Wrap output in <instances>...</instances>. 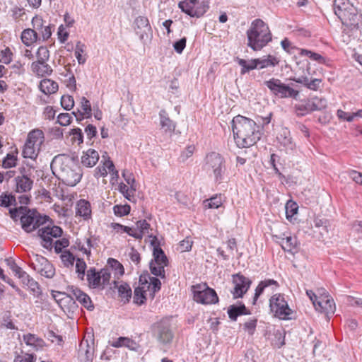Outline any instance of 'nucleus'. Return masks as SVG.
I'll list each match as a JSON object with an SVG mask.
<instances>
[{
    "label": "nucleus",
    "instance_id": "obj_1",
    "mask_svg": "<svg viewBox=\"0 0 362 362\" xmlns=\"http://www.w3.org/2000/svg\"><path fill=\"white\" fill-rule=\"evenodd\" d=\"M232 129L235 141L239 148L252 146L262 136L260 127L252 119L241 115L233 119Z\"/></svg>",
    "mask_w": 362,
    "mask_h": 362
},
{
    "label": "nucleus",
    "instance_id": "obj_2",
    "mask_svg": "<svg viewBox=\"0 0 362 362\" xmlns=\"http://www.w3.org/2000/svg\"><path fill=\"white\" fill-rule=\"evenodd\" d=\"M51 168L59 179L69 186H75L81 179V170L73 159L64 155L56 156L52 160Z\"/></svg>",
    "mask_w": 362,
    "mask_h": 362
},
{
    "label": "nucleus",
    "instance_id": "obj_3",
    "mask_svg": "<svg viewBox=\"0 0 362 362\" xmlns=\"http://www.w3.org/2000/svg\"><path fill=\"white\" fill-rule=\"evenodd\" d=\"M247 46L257 51L272 40V34L268 25L261 19L252 21L247 31Z\"/></svg>",
    "mask_w": 362,
    "mask_h": 362
},
{
    "label": "nucleus",
    "instance_id": "obj_4",
    "mask_svg": "<svg viewBox=\"0 0 362 362\" xmlns=\"http://www.w3.org/2000/svg\"><path fill=\"white\" fill-rule=\"evenodd\" d=\"M334 11L342 24L346 26L352 28L358 24L359 16L357 10L349 0H334Z\"/></svg>",
    "mask_w": 362,
    "mask_h": 362
},
{
    "label": "nucleus",
    "instance_id": "obj_5",
    "mask_svg": "<svg viewBox=\"0 0 362 362\" xmlns=\"http://www.w3.org/2000/svg\"><path fill=\"white\" fill-rule=\"evenodd\" d=\"M44 141L45 134L41 129H35L30 131L22 150L23 158L35 160L39 155Z\"/></svg>",
    "mask_w": 362,
    "mask_h": 362
},
{
    "label": "nucleus",
    "instance_id": "obj_6",
    "mask_svg": "<svg viewBox=\"0 0 362 362\" xmlns=\"http://www.w3.org/2000/svg\"><path fill=\"white\" fill-rule=\"evenodd\" d=\"M205 170L213 174L216 182H221L226 171L225 160L223 156L216 152H211L205 158Z\"/></svg>",
    "mask_w": 362,
    "mask_h": 362
},
{
    "label": "nucleus",
    "instance_id": "obj_7",
    "mask_svg": "<svg viewBox=\"0 0 362 362\" xmlns=\"http://www.w3.org/2000/svg\"><path fill=\"white\" fill-rule=\"evenodd\" d=\"M264 84L269 89L272 93L281 98H291L296 100L299 96L298 90L282 83L279 78H272L268 81H265Z\"/></svg>",
    "mask_w": 362,
    "mask_h": 362
},
{
    "label": "nucleus",
    "instance_id": "obj_8",
    "mask_svg": "<svg viewBox=\"0 0 362 362\" xmlns=\"http://www.w3.org/2000/svg\"><path fill=\"white\" fill-rule=\"evenodd\" d=\"M269 307L274 316L280 320H289L292 314V310L289 308L284 295L274 294L269 299Z\"/></svg>",
    "mask_w": 362,
    "mask_h": 362
},
{
    "label": "nucleus",
    "instance_id": "obj_9",
    "mask_svg": "<svg viewBox=\"0 0 362 362\" xmlns=\"http://www.w3.org/2000/svg\"><path fill=\"white\" fill-rule=\"evenodd\" d=\"M46 216H42L36 210L28 209L25 207L24 215L21 216V223L23 230L26 233H31L44 224Z\"/></svg>",
    "mask_w": 362,
    "mask_h": 362
},
{
    "label": "nucleus",
    "instance_id": "obj_10",
    "mask_svg": "<svg viewBox=\"0 0 362 362\" xmlns=\"http://www.w3.org/2000/svg\"><path fill=\"white\" fill-rule=\"evenodd\" d=\"M194 300L202 304H213L218 301L216 291L206 284H197L192 287Z\"/></svg>",
    "mask_w": 362,
    "mask_h": 362
},
{
    "label": "nucleus",
    "instance_id": "obj_11",
    "mask_svg": "<svg viewBox=\"0 0 362 362\" xmlns=\"http://www.w3.org/2000/svg\"><path fill=\"white\" fill-rule=\"evenodd\" d=\"M110 280V268H103L100 272L90 268L87 272V281L89 286L93 288H99L109 284Z\"/></svg>",
    "mask_w": 362,
    "mask_h": 362
},
{
    "label": "nucleus",
    "instance_id": "obj_12",
    "mask_svg": "<svg viewBox=\"0 0 362 362\" xmlns=\"http://www.w3.org/2000/svg\"><path fill=\"white\" fill-rule=\"evenodd\" d=\"M32 265L37 273L47 278H52L55 274L53 266L42 256L38 255H35Z\"/></svg>",
    "mask_w": 362,
    "mask_h": 362
},
{
    "label": "nucleus",
    "instance_id": "obj_13",
    "mask_svg": "<svg viewBox=\"0 0 362 362\" xmlns=\"http://www.w3.org/2000/svg\"><path fill=\"white\" fill-rule=\"evenodd\" d=\"M233 290L231 291L234 298H241L247 291L251 281L240 274L233 276Z\"/></svg>",
    "mask_w": 362,
    "mask_h": 362
},
{
    "label": "nucleus",
    "instance_id": "obj_14",
    "mask_svg": "<svg viewBox=\"0 0 362 362\" xmlns=\"http://www.w3.org/2000/svg\"><path fill=\"white\" fill-rule=\"evenodd\" d=\"M53 297L65 313H73L78 307L73 295L71 296L65 293L57 292L55 294H53Z\"/></svg>",
    "mask_w": 362,
    "mask_h": 362
},
{
    "label": "nucleus",
    "instance_id": "obj_15",
    "mask_svg": "<svg viewBox=\"0 0 362 362\" xmlns=\"http://www.w3.org/2000/svg\"><path fill=\"white\" fill-rule=\"evenodd\" d=\"M134 29L140 40L147 39L151 34V27L148 19L145 16H138L134 21Z\"/></svg>",
    "mask_w": 362,
    "mask_h": 362
},
{
    "label": "nucleus",
    "instance_id": "obj_16",
    "mask_svg": "<svg viewBox=\"0 0 362 362\" xmlns=\"http://www.w3.org/2000/svg\"><path fill=\"white\" fill-rule=\"evenodd\" d=\"M154 334L156 336L157 339L163 344L170 342L173 337L169 325L163 322H159L155 325Z\"/></svg>",
    "mask_w": 362,
    "mask_h": 362
},
{
    "label": "nucleus",
    "instance_id": "obj_17",
    "mask_svg": "<svg viewBox=\"0 0 362 362\" xmlns=\"http://www.w3.org/2000/svg\"><path fill=\"white\" fill-rule=\"evenodd\" d=\"M94 355V348L88 340L82 341L79 344L78 357L80 362H92Z\"/></svg>",
    "mask_w": 362,
    "mask_h": 362
},
{
    "label": "nucleus",
    "instance_id": "obj_18",
    "mask_svg": "<svg viewBox=\"0 0 362 362\" xmlns=\"http://www.w3.org/2000/svg\"><path fill=\"white\" fill-rule=\"evenodd\" d=\"M150 238H153L151 240V245H153L154 246L153 252L154 259L152 261L153 262V263H155L156 264L168 265V258H167L166 255H165L163 250L158 245H156V241H157L156 237L152 236L151 235Z\"/></svg>",
    "mask_w": 362,
    "mask_h": 362
},
{
    "label": "nucleus",
    "instance_id": "obj_19",
    "mask_svg": "<svg viewBox=\"0 0 362 362\" xmlns=\"http://www.w3.org/2000/svg\"><path fill=\"white\" fill-rule=\"evenodd\" d=\"M320 312L325 313L327 315L333 314L335 311V304L332 299L326 297H320L315 307Z\"/></svg>",
    "mask_w": 362,
    "mask_h": 362
},
{
    "label": "nucleus",
    "instance_id": "obj_20",
    "mask_svg": "<svg viewBox=\"0 0 362 362\" xmlns=\"http://www.w3.org/2000/svg\"><path fill=\"white\" fill-rule=\"evenodd\" d=\"M71 293L74 297L87 310H93L94 305L90 298L86 293H83L78 288H72Z\"/></svg>",
    "mask_w": 362,
    "mask_h": 362
},
{
    "label": "nucleus",
    "instance_id": "obj_21",
    "mask_svg": "<svg viewBox=\"0 0 362 362\" xmlns=\"http://www.w3.org/2000/svg\"><path fill=\"white\" fill-rule=\"evenodd\" d=\"M99 160V153L94 149H88L81 156V163L88 168L94 166Z\"/></svg>",
    "mask_w": 362,
    "mask_h": 362
},
{
    "label": "nucleus",
    "instance_id": "obj_22",
    "mask_svg": "<svg viewBox=\"0 0 362 362\" xmlns=\"http://www.w3.org/2000/svg\"><path fill=\"white\" fill-rule=\"evenodd\" d=\"M160 125L161 129L165 133L172 134L175 129V123L169 118L168 113L165 110H161L159 112Z\"/></svg>",
    "mask_w": 362,
    "mask_h": 362
},
{
    "label": "nucleus",
    "instance_id": "obj_23",
    "mask_svg": "<svg viewBox=\"0 0 362 362\" xmlns=\"http://www.w3.org/2000/svg\"><path fill=\"white\" fill-rule=\"evenodd\" d=\"M76 214L84 219L90 218L91 216L90 204L85 199H80L76 203Z\"/></svg>",
    "mask_w": 362,
    "mask_h": 362
},
{
    "label": "nucleus",
    "instance_id": "obj_24",
    "mask_svg": "<svg viewBox=\"0 0 362 362\" xmlns=\"http://www.w3.org/2000/svg\"><path fill=\"white\" fill-rule=\"evenodd\" d=\"M32 71L40 76L50 75L52 73V69L47 62H35L31 65Z\"/></svg>",
    "mask_w": 362,
    "mask_h": 362
},
{
    "label": "nucleus",
    "instance_id": "obj_25",
    "mask_svg": "<svg viewBox=\"0 0 362 362\" xmlns=\"http://www.w3.org/2000/svg\"><path fill=\"white\" fill-rule=\"evenodd\" d=\"M23 339L26 345L32 346L36 350L43 348L45 344L43 339L33 334H24Z\"/></svg>",
    "mask_w": 362,
    "mask_h": 362
},
{
    "label": "nucleus",
    "instance_id": "obj_26",
    "mask_svg": "<svg viewBox=\"0 0 362 362\" xmlns=\"http://www.w3.org/2000/svg\"><path fill=\"white\" fill-rule=\"evenodd\" d=\"M278 241L282 249L285 251L294 252L297 249V239L296 237L286 236V238H279Z\"/></svg>",
    "mask_w": 362,
    "mask_h": 362
},
{
    "label": "nucleus",
    "instance_id": "obj_27",
    "mask_svg": "<svg viewBox=\"0 0 362 362\" xmlns=\"http://www.w3.org/2000/svg\"><path fill=\"white\" fill-rule=\"evenodd\" d=\"M270 286H273V288H276L279 286V284L274 279H265L262 281L255 289V293L253 299V303L255 304L258 297L263 293L264 290Z\"/></svg>",
    "mask_w": 362,
    "mask_h": 362
},
{
    "label": "nucleus",
    "instance_id": "obj_28",
    "mask_svg": "<svg viewBox=\"0 0 362 362\" xmlns=\"http://www.w3.org/2000/svg\"><path fill=\"white\" fill-rule=\"evenodd\" d=\"M16 190L18 192H25L31 189L33 180L27 176H18L16 178Z\"/></svg>",
    "mask_w": 362,
    "mask_h": 362
},
{
    "label": "nucleus",
    "instance_id": "obj_29",
    "mask_svg": "<svg viewBox=\"0 0 362 362\" xmlns=\"http://www.w3.org/2000/svg\"><path fill=\"white\" fill-rule=\"evenodd\" d=\"M39 87L40 90L46 95L54 93L58 90L57 83L47 78L42 80Z\"/></svg>",
    "mask_w": 362,
    "mask_h": 362
},
{
    "label": "nucleus",
    "instance_id": "obj_30",
    "mask_svg": "<svg viewBox=\"0 0 362 362\" xmlns=\"http://www.w3.org/2000/svg\"><path fill=\"white\" fill-rule=\"evenodd\" d=\"M228 314L230 320L235 321L238 316L242 315H247L250 314V313L247 312L245 305L242 304L240 305H230L228 308Z\"/></svg>",
    "mask_w": 362,
    "mask_h": 362
},
{
    "label": "nucleus",
    "instance_id": "obj_31",
    "mask_svg": "<svg viewBox=\"0 0 362 362\" xmlns=\"http://www.w3.org/2000/svg\"><path fill=\"white\" fill-rule=\"evenodd\" d=\"M258 69L274 67L279 63V60L273 55L264 56L257 59Z\"/></svg>",
    "mask_w": 362,
    "mask_h": 362
},
{
    "label": "nucleus",
    "instance_id": "obj_32",
    "mask_svg": "<svg viewBox=\"0 0 362 362\" xmlns=\"http://www.w3.org/2000/svg\"><path fill=\"white\" fill-rule=\"evenodd\" d=\"M198 3V0H183L179 2L178 7L191 17H194V7Z\"/></svg>",
    "mask_w": 362,
    "mask_h": 362
},
{
    "label": "nucleus",
    "instance_id": "obj_33",
    "mask_svg": "<svg viewBox=\"0 0 362 362\" xmlns=\"http://www.w3.org/2000/svg\"><path fill=\"white\" fill-rule=\"evenodd\" d=\"M237 62L238 64L241 66L240 74L242 75L249 72L250 71L258 69L257 59H253L247 61L243 59L238 58Z\"/></svg>",
    "mask_w": 362,
    "mask_h": 362
},
{
    "label": "nucleus",
    "instance_id": "obj_34",
    "mask_svg": "<svg viewBox=\"0 0 362 362\" xmlns=\"http://www.w3.org/2000/svg\"><path fill=\"white\" fill-rule=\"evenodd\" d=\"M112 228L117 232L121 230L122 232L127 233L135 239L141 240V233L137 232L135 228L123 226L119 223H112Z\"/></svg>",
    "mask_w": 362,
    "mask_h": 362
},
{
    "label": "nucleus",
    "instance_id": "obj_35",
    "mask_svg": "<svg viewBox=\"0 0 362 362\" xmlns=\"http://www.w3.org/2000/svg\"><path fill=\"white\" fill-rule=\"evenodd\" d=\"M37 38V33L33 29H26L22 32L21 40L27 46L31 45Z\"/></svg>",
    "mask_w": 362,
    "mask_h": 362
},
{
    "label": "nucleus",
    "instance_id": "obj_36",
    "mask_svg": "<svg viewBox=\"0 0 362 362\" xmlns=\"http://www.w3.org/2000/svg\"><path fill=\"white\" fill-rule=\"evenodd\" d=\"M22 283L28 286L33 292H38L39 285L33 278H31L25 272H24L19 277Z\"/></svg>",
    "mask_w": 362,
    "mask_h": 362
},
{
    "label": "nucleus",
    "instance_id": "obj_37",
    "mask_svg": "<svg viewBox=\"0 0 362 362\" xmlns=\"http://www.w3.org/2000/svg\"><path fill=\"white\" fill-rule=\"evenodd\" d=\"M105 268H110V274L115 272V275H122L124 274V267L122 264L115 259L109 258L107 265Z\"/></svg>",
    "mask_w": 362,
    "mask_h": 362
},
{
    "label": "nucleus",
    "instance_id": "obj_38",
    "mask_svg": "<svg viewBox=\"0 0 362 362\" xmlns=\"http://www.w3.org/2000/svg\"><path fill=\"white\" fill-rule=\"evenodd\" d=\"M118 293L122 300L124 303L129 302L132 297V289L129 284L127 283H122L117 287Z\"/></svg>",
    "mask_w": 362,
    "mask_h": 362
},
{
    "label": "nucleus",
    "instance_id": "obj_39",
    "mask_svg": "<svg viewBox=\"0 0 362 362\" xmlns=\"http://www.w3.org/2000/svg\"><path fill=\"white\" fill-rule=\"evenodd\" d=\"M47 233H48L43 228L38 230V235L42 239V245L46 249L51 250L52 248V237Z\"/></svg>",
    "mask_w": 362,
    "mask_h": 362
},
{
    "label": "nucleus",
    "instance_id": "obj_40",
    "mask_svg": "<svg viewBox=\"0 0 362 362\" xmlns=\"http://www.w3.org/2000/svg\"><path fill=\"white\" fill-rule=\"evenodd\" d=\"M206 208L208 209H218L223 204V199L221 194H216L210 199H206L204 202Z\"/></svg>",
    "mask_w": 362,
    "mask_h": 362
},
{
    "label": "nucleus",
    "instance_id": "obj_41",
    "mask_svg": "<svg viewBox=\"0 0 362 362\" xmlns=\"http://www.w3.org/2000/svg\"><path fill=\"white\" fill-rule=\"evenodd\" d=\"M80 107L82 110V112L80 113L81 118H77V119H81L83 117V116H86V117H90L92 111L90 101L85 97H82L81 98Z\"/></svg>",
    "mask_w": 362,
    "mask_h": 362
},
{
    "label": "nucleus",
    "instance_id": "obj_42",
    "mask_svg": "<svg viewBox=\"0 0 362 362\" xmlns=\"http://www.w3.org/2000/svg\"><path fill=\"white\" fill-rule=\"evenodd\" d=\"M313 111H319L326 108L327 102L325 98L314 97L310 99Z\"/></svg>",
    "mask_w": 362,
    "mask_h": 362
},
{
    "label": "nucleus",
    "instance_id": "obj_43",
    "mask_svg": "<svg viewBox=\"0 0 362 362\" xmlns=\"http://www.w3.org/2000/svg\"><path fill=\"white\" fill-rule=\"evenodd\" d=\"M298 210V204L291 200L288 201L285 205L286 216L288 220H290L296 215Z\"/></svg>",
    "mask_w": 362,
    "mask_h": 362
},
{
    "label": "nucleus",
    "instance_id": "obj_44",
    "mask_svg": "<svg viewBox=\"0 0 362 362\" xmlns=\"http://www.w3.org/2000/svg\"><path fill=\"white\" fill-rule=\"evenodd\" d=\"M209 8V6L208 0H203L201 2L198 1L194 7V17L199 18L202 16L208 11Z\"/></svg>",
    "mask_w": 362,
    "mask_h": 362
},
{
    "label": "nucleus",
    "instance_id": "obj_45",
    "mask_svg": "<svg viewBox=\"0 0 362 362\" xmlns=\"http://www.w3.org/2000/svg\"><path fill=\"white\" fill-rule=\"evenodd\" d=\"M86 245H83L81 247V250L86 255L90 254V249L98 246V240L95 237H90L86 239Z\"/></svg>",
    "mask_w": 362,
    "mask_h": 362
},
{
    "label": "nucleus",
    "instance_id": "obj_46",
    "mask_svg": "<svg viewBox=\"0 0 362 362\" xmlns=\"http://www.w3.org/2000/svg\"><path fill=\"white\" fill-rule=\"evenodd\" d=\"M144 284V286H139L134 289V302L138 305L144 303V301L146 299L144 296V288L146 286L147 282Z\"/></svg>",
    "mask_w": 362,
    "mask_h": 362
},
{
    "label": "nucleus",
    "instance_id": "obj_47",
    "mask_svg": "<svg viewBox=\"0 0 362 362\" xmlns=\"http://www.w3.org/2000/svg\"><path fill=\"white\" fill-rule=\"evenodd\" d=\"M60 257L64 267H69L70 266H73L75 257L71 252L69 250H64L62 252Z\"/></svg>",
    "mask_w": 362,
    "mask_h": 362
},
{
    "label": "nucleus",
    "instance_id": "obj_48",
    "mask_svg": "<svg viewBox=\"0 0 362 362\" xmlns=\"http://www.w3.org/2000/svg\"><path fill=\"white\" fill-rule=\"evenodd\" d=\"M74 144H81L83 141V135L80 128L72 129L69 133Z\"/></svg>",
    "mask_w": 362,
    "mask_h": 362
},
{
    "label": "nucleus",
    "instance_id": "obj_49",
    "mask_svg": "<svg viewBox=\"0 0 362 362\" xmlns=\"http://www.w3.org/2000/svg\"><path fill=\"white\" fill-rule=\"evenodd\" d=\"M17 164V156L13 153H8L2 161V166L4 168L15 167Z\"/></svg>",
    "mask_w": 362,
    "mask_h": 362
},
{
    "label": "nucleus",
    "instance_id": "obj_50",
    "mask_svg": "<svg viewBox=\"0 0 362 362\" xmlns=\"http://www.w3.org/2000/svg\"><path fill=\"white\" fill-rule=\"evenodd\" d=\"M167 265L156 264L153 263V261H151L150 263L151 272L156 276H160V277L163 278V277H165L164 268Z\"/></svg>",
    "mask_w": 362,
    "mask_h": 362
},
{
    "label": "nucleus",
    "instance_id": "obj_51",
    "mask_svg": "<svg viewBox=\"0 0 362 362\" xmlns=\"http://www.w3.org/2000/svg\"><path fill=\"white\" fill-rule=\"evenodd\" d=\"M296 110L298 115H304L308 112H313L310 100H307L305 104L296 105Z\"/></svg>",
    "mask_w": 362,
    "mask_h": 362
},
{
    "label": "nucleus",
    "instance_id": "obj_52",
    "mask_svg": "<svg viewBox=\"0 0 362 362\" xmlns=\"http://www.w3.org/2000/svg\"><path fill=\"white\" fill-rule=\"evenodd\" d=\"M37 61L36 62H47L49 57V52L46 47L41 46L37 51Z\"/></svg>",
    "mask_w": 362,
    "mask_h": 362
},
{
    "label": "nucleus",
    "instance_id": "obj_53",
    "mask_svg": "<svg viewBox=\"0 0 362 362\" xmlns=\"http://www.w3.org/2000/svg\"><path fill=\"white\" fill-rule=\"evenodd\" d=\"M86 264L83 259L78 258L76 262V271L80 279L83 280L85 276Z\"/></svg>",
    "mask_w": 362,
    "mask_h": 362
},
{
    "label": "nucleus",
    "instance_id": "obj_54",
    "mask_svg": "<svg viewBox=\"0 0 362 362\" xmlns=\"http://www.w3.org/2000/svg\"><path fill=\"white\" fill-rule=\"evenodd\" d=\"M85 45L81 42H78L76 45L75 56L77 59L78 64H83L86 62V59L83 57L82 53L84 52Z\"/></svg>",
    "mask_w": 362,
    "mask_h": 362
},
{
    "label": "nucleus",
    "instance_id": "obj_55",
    "mask_svg": "<svg viewBox=\"0 0 362 362\" xmlns=\"http://www.w3.org/2000/svg\"><path fill=\"white\" fill-rule=\"evenodd\" d=\"M150 224L146 220L138 221L136 223L137 232L141 233V239L145 233H148Z\"/></svg>",
    "mask_w": 362,
    "mask_h": 362
},
{
    "label": "nucleus",
    "instance_id": "obj_56",
    "mask_svg": "<svg viewBox=\"0 0 362 362\" xmlns=\"http://www.w3.org/2000/svg\"><path fill=\"white\" fill-rule=\"evenodd\" d=\"M130 206L128 204L115 205L113 207L115 214L118 216H123L127 215L130 212Z\"/></svg>",
    "mask_w": 362,
    "mask_h": 362
},
{
    "label": "nucleus",
    "instance_id": "obj_57",
    "mask_svg": "<svg viewBox=\"0 0 362 362\" xmlns=\"http://www.w3.org/2000/svg\"><path fill=\"white\" fill-rule=\"evenodd\" d=\"M300 54L307 56L313 60L317 61L322 64L325 62V59L320 54L313 52L310 50L301 49Z\"/></svg>",
    "mask_w": 362,
    "mask_h": 362
},
{
    "label": "nucleus",
    "instance_id": "obj_58",
    "mask_svg": "<svg viewBox=\"0 0 362 362\" xmlns=\"http://www.w3.org/2000/svg\"><path fill=\"white\" fill-rule=\"evenodd\" d=\"M61 105L66 110H70L74 105V100L71 95H63L61 98Z\"/></svg>",
    "mask_w": 362,
    "mask_h": 362
},
{
    "label": "nucleus",
    "instance_id": "obj_59",
    "mask_svg": "<svg viewBox=\"0 0 362 362\" xmlns=\"http://www.w3.org/2000/svg\"><path fill=\"white\" fill-rule=\"evenodd\" d=\"M12 61V52L8 47L1 50L0 54V62L8 64Z\"/></svg>",
    "mask_w": 362,
    "mask_h": 362
},
{
    "label": "nucleus",
    "instance_id": "obj_60",
    "mask_svg": "<svg viewBox=\"0 0 362 362\" xmlns=\"http://www.w3.org/2000/svg\"><path fill=\"white\" fill-rule=\"evenodd\" d=\"M25 212V207L20 206L19 208L11 209L9 214L11 218L14 221H17L18 218H21V216L24 215Z\"/></svg>",
    "mask_w": 362,
    "mask_h": 362
},
{
    "label": "nucleus",
    "instance_id": "obj_61",
    "mask_svg": "<svg viewBox=\"0 0 362 362\" xmlns=\"http://www.w3.org/2000/svg\"><path fill=\"white\" fill-rule=\"evenodd\" d=\"M72 121V117L69 113H61L57 116V122L61 126H68Z\"/></svg>",
    "mask_w": 362,
    "mask_h": 362
},
{
    "label": "nucleus",
    "instance_id": "obj_62",
    "mask_svg": "<svg viewBox=\"0 0 362 362\" xmlns=\"http://www.w3.org/2000/svg\"><path fill=\"white\" fill-rule=\"evenodd\" d=\"M256 319H250L243 325V329L245 332L248 333L250 335H252L255 331L257 327Z\"/></svg>",
    "mask_w": 362,
    "mask_h": 362
},
{
    "label": "nucleus",
    "instance_id": "obj_63",
    "mask_svg": "<svg viewBox=\"0 0 362 362\" xmlns=\"http://www.w3.org/2000/svg\"><path fill=\"white\" fill-rule=\"evenodd\" d=\"M33 359V356L32 354L21 351L20 354L16 353L13 362H32Z\"/></svg>",
    "mask_w": 362,
    "mask_h": 362
},
{
    "label": "nucleus",
    "instance_id": "obj_64",
    "mask_svg": "<svg viewBox=\"0 0 362 362\" xmlns=\"http://www.w3.org/2000/svg\"><path fill=\"white\" fill-rule=\"evenodd\" d=\"M14 202L15 198L12 195L2 194L0 196V206H1L8 207L11 206Z\"/></svg>",
    "mask_w": 362,
    "mask_h": 362
}]
</instances>
